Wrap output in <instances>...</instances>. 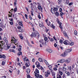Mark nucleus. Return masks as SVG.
<instances>
[{"label":"nucleus","instance_id":"nucleus-1","mask_svg":"<svg viewBox=\"0 0 78 78\" xmlns=\"http://www.w3.org/2000/svg\"><path fill=\"white\" fill-rule=\"evenodd\" d=\"M18 41V40H16L15 37H14L13 36H12L11 37V43H13V44H14L16 45L18 44L19 42L17 41Z\"/></svg>","mask_w":78,"mask_h":78},{"label":"nucleus","instance_id":"nucleus-2","mask_svg":"<svg viewBox=\"0 0 78 78\" xmlns=\"http://www.w3.org/2000/svg\"><path fill=\"white\" fill-rule=\"evenodd\" d=\"M40 35V34L38 32L35 33L33 34V36H34V37H36L37 36V38H39Z\"/></svg>","mask_w":78,"mask_h":78},{"label":"nucleus","instance_id":"nucleus-3","mask_svg":"<svg viewBox=\"0 0 78 78\" xmlns=\"http://www.w3.org/2000/svg\"><path fill=\"white\" fill-rule=\"evenodd\" d=\"M17 28L18 29V30H19V32H20L21 33H23V32H24V30H23L22 29V27H20V26L18 27Z\"/></svg>","mask_w":78,"mask_h":78},{"label":"nucleus","instance_id":"nucleus-4","mask_svg":"<svg viewBox=\"0 0 78 78\" xmlns=\"http://www.w3.org/2000/svg\"><path fill=\"white\" fill-rule=\"evenodd\" d=\"M67 55V53L65 51L61 55V56H62V57H66Z\"/></svg>","mask_w":78,"mask_h":78},{"label":"nucleus","instance_id":"nucleus-5","mask_svg":"<svg viewBox=\"0 0 78 78\" xmlns=\"http://www.w3.org/2000/svg\"><path fill=\"white\" fill-rule=\"evenodd\" d=\"M46 74L45 75V76L46 77H48V75H50V72L49 70H48L46 72Z\"/></svg>","mask_w":78,"mask_h":78},{"label":"nucleus","instance_id":"nucleus-6","mask_svg":"<svg viewBox=\"0 0 78 78\" xmlns=\"http://www.w3.org/2000/svg\"><path fill=\"white\" fill-rule=\"evenodd\" d=\"M70 60H71L70 58H68L66 60L65 62H66V63H69L70 62Z\"/></svg>","mask_w":78,"mask_h":78},{"label":"nucleus","instance_id":"nucleus-7","mask_svg":"<svg viewBox=\"0 0 78 78\" xmlns=\"http://www.w3.org/2000/svg\"><path fill=\"white\" fill-rule=\"evenodd\" d=\"M72 51V49H67L66 50V53H70V52H71V51Z\"/></svg>","mask_w":78,"mask_h":78},{"label":"nucleus","instance_id":"nucleus-8","mask_svg":"<svg viewBox=\"0 0 78 78\" xmlns=\"http://www.w3.org/2000/svg\"><path fill=\"white\" fill-rule=\"evenodd\" d=\"M65 72L66 73V74H67V76H69L70 75V72L67 71H65Z\"/></svg>","mask_w":78,"mask_h":78},{"label":"nucleus","instance_id":"nucleus-9","mask_svg":"<svg viewBox=\"0 0 78 78\" xmlns=\"http://www.w3.org/2000/svg\"><path fill=\"white\" fill-rule=\"evenodd\" d=\"M38 9H39V10H40L41 11H42V9H43L42 8V7H41V5L38 6Z\"/></svg>","mask_w":78,"mask_h":78},{"label":"nucleus","instance_id":"nucleus-10","mask_svg":"<svg viewBox=\"0 0 78 78\" xmlns=\"http://www.w3.org/2000/svg\"><path fill=\"white\" fill-rule=\"evenodd\" d=\"M34 73H35V75L37 78H39V74L37 73H36V71L34 72Z\"/></svg>","mask_w":78,"mask_h":78},{"label":"nucleus","instance_id":"nucleus-11","mask_svg":"<svg viewBox=\"0 0 78 78\" xmlns=\"http://www.w3.org/2000/svg\"><path fill=\"white\" fill-rule=\"evenodd\" d=\"M39 42L41 43L43 45H44V40L41 39V40L39 41Z\"/></svg>","mask_w":78,"mask_h":78},{"label":"nucleus","instance_id":"nucleus-12","mask_svg":"<svg viewBox=\"0 0 78 78\" xmlns=\"http://www.w3.org/2000/svg\"><path fill=\"white\" fill-rule=\"evenodd\" d=\"M5 58H6L5 55H0V58H3L4 59H5Z\"/></svg>","mask_w":78,"mask_h":78},{"label":"nucleus","instance_id":"nucleus-13","mask_svg":"<svg viewBox=\"0 0 78 78\" xmlns=\"http://www.w3.org/2000/svg\"><path fill=\"white\" fill-rule=\"evenodd\" d=\"M3 39L4 41H5L6 43H8V41L7 38L6 37H4L3 38Z\"/></svg>","mask_w":78,"mask_h":78},{"label":"nucleus","instance_id":"nucleus-14","mask_svg":"<svg viewBox=\"0 0 78 78\" xmlns=\"http://www.w3.org/2000/svg\"><path fill=\"white\" fill-rule=\"evenodd\" d=\"M63 34H64V36H65V37H68V35H67V33L65 31H63Z\"/></svg>","mask_w":78,"mask_h":78},{"label":"nucleus","instance_id":"nucleus-15","mask_svg":"<svg viewBox=\"0 0 78 78\" xmlns=\"http://www.w3.org/2000/svg\"><path fill=\"white\" fill-rule=\"evenodd\" d=\"M54 14H55L56 16H60L59 14V12H55V13H54Z\"/></svg>","mask_w":78,"mask_h":78},{"label":"nucleus","instance_id":"nucleus-16","mask_svg":"<svg viewBox=\"0 0 78 78\" xmlns=\"http://www.w3.org/2000/svg\"><path fill=\"white\" fill-rule=\"evenodd\" d=\"M51 12L52 13V14H55V10H54V9H53V8H51Z\"/></svg>","mask_w":78,"mask_h":78},{"label":"nucleus","instance_id":"nucleus-17","mask_svg":"<svg viewBox=\"0 0 78 78\" xmlns=\"http://www.w3.org/2000/svg\"><path fill=\"white\" fill-rule=\"evenodd\" d=\"M51 73H52V76H55V73L54 72H53V70H51Z\"/></svg>","mask_w":78,"mask_h":78},{"label":"nucleus","instance_id":"nucleus-18","mask_svg":"<svg viewBox=\"0 0 78 78\" xmlns=\"http://www.w3.org/2000/svg\"><path fill=\"white\" fill-rule=\"evenodd\" d=\"M68 69L69 70L71 73H72V67L71 66H70L69 67H68Z\"/></svg>","mask_w":78,"mask_h":78},{"label":"nucleus","instance_id":"nucleus-19","mask_svg":"<svg viewBox=\"0 0 78 78\" xmlns=\"http://www.w3.org/2000/svg\"><path fill=\"white\" fill-rule=\"evenodd\" d=\"M26 72L27 73H30V69H27L26 70Z\"/></svg>","mask_w":78,"mask_h":78},{"label":"nucleus","instance_id":"nucleus-20","mask_svg":"<svg viewBox=\"0 0 78 78\" xmlns=\"http://www.w3.org/2000/svg\"><path fill=\"white\" fill-rule=\"evenodd\" d=\"M47 50L49 53H51L52 52V50L51 49H48Z\"/></svg>","mask_w":78,"mask_h":78},{"label":"nucleus","instance_id":"nucleus-21","mask_svg":"<svg viewBox=\"0 0 78 78\" xmlns=\"http://www.w3.org/2000/svg\"><path fill=\"white\" fill-rule=\"evenodd\" d=\"M19 36L20 37L21 39H23V36H22V34H20L19 35Z\"/></svg>","mask_w":78,"mask_h":78},{"label":"nucleus","instance_id":"nucleus-22","mask_svg":"<svg viewBox=\"0 0 78 78\" xmlns=\"http://www.w3.org/2000/svg\"><path fill=\"white\" fill-rule=\"evenodd\" d=\"M54 46L55 47H56L58 49V50H59V48H58V46H57V44H54Z\"/></svg>","mask_w":78,"mask_h":78},{"label":"nucleus","instance_id":"nucleus-23","mask_svg":"<svg viewBox=\"0 0 78 78\" xmlns=\"http://www.w3.org/2000/svg\"><path fill=\"white\" fill-rule=\"evenodd\" d=\"M39 69H41L43 71V72H44V68H43L42 67H41Z\"/></svg>","mask_w":78,"mask_h":78},{"label":"nucleus","instance_id":"nucleus-24","mask_svg":"<svg viewBox=\"0 0 78 78\" xmlns=\"http://www.w3.org/2000/svg\"><path fill=\"white\" fill-rule=\"evenodd\" d=\"M61 63H63V62H64V61H65V60H64V59H61Z\"/></svg>","mask_w":78,"mask_h":78},{"label":"nucleus","instance_id":"nucleus-25","mask_svg":"<svg viewBox=\"0 0 78 78\" xmlns=\"http://www.w3.org/2000/svg\"><path fill=\"white\" fill-rule=\"evenodd\" d=\"M19 25H21V27H23V24H22V23H21V22H19Z\"/></svg>","mask_w":78,"mask_h":78},{"label":"nucleus","instance_id":"nucleus-26","mask_svg":"<svg viewBox=\"0 0 78 78\" xmlns=\"http://www.w3.org/2000/svg\"><path fill=\"white\" fill-rule=\"evenodd\" d=\"M0 43L1 44H2L3 45L5 44V42H4L3 41H1Z\"/></svg>","mask_w":78,"mask_h":78},{"label":"nucleus","instance_id":"nucleus-27","mask_svg":"<svg viewBox=\"0 0 78 78\" xmlns=\"http://www.w3.org/2000/svg\"><path fill=\"white\" fill-rule=\"evenodd\" d=\"M59 25L60 26L59 27L60 28H61V30H62V27H61V23H59Z\"/></svg>","mask_w":78,"mask_h":78},{"label":"nucleus","instance_id":"nucleus-28","mask_svg":"<svg viewBox=\"0 0 78 78\" xmlns=\"http://www.w3.org/2000/svg\"><path fill=\"white\" fill-rule=\"evenodd\" d=\"M49 39L50 41H51V42H53V41H54V40L53 38H49Z\"/></svg>","mask_w":78,"mask_h":78},{"label":"nucleus","instance_id":"nucleus-29","mask_svg":"<svg viewBox=\"0 0 78 78\" xmlns=\"http://www.w3.org/2000/svg\"><path fill=\"white\" fill-rule=\"evenodd\" d=\"M16 8L14 9V12H16L17 11V7L16 6H15Z\"/></svg>","mask_w":78,"mask_h":78},{"label":"nucleus","instance_id":"nucleus-30","mask_svg":"<svg viewBox=\"0 0 78 78\" xmlns=\"http://www.w3.org/2000/svg\"><path fill=\"white\" fill-rule=\"evenodd\" d=\"M5 64V62L4 61H3L2 62V65L4 66Z\"/></svg>","mask_w":78,"mask_h":78},{"label":"nucleus","instance_id":"nucleus-31","mask_svg":"<svg viewBox=\"0 0 78 78\" xmlns=\"http://www.w3.org/2000/svg\"><path fill=\"white\" fill-rule=\"evenodd\" d=\"M36 72V73H39V70L37 69H35Z\"/></svg>","mask_w":78,"mask_h":78},{"label":"nucleus","instance_id":"nucleus-32","mask_svg":"<svg viewBox=\"0 0 78 78\" xmlns=\"http://www.w3.org/2000/svg\"><path fill=\"white\" fill-rule=\"evenodd\" d=\"M47 24L48 25V26H51V25H50V23H51L50 22V21H49L48 23H47Z\"/></svg>","mask_w":78,"mask_h":78},{"label":"nucleus","instance_id":"nucleus-33","mask_svg":"<svg viewBox=\"0 0 78 78\" xmlns=\"http://www.w3.org/2000/svg\"><path fill=\"white\" fill-rule=\"evenodd\" d=\"M73 3L72 2H70L69 3V6H71V5H73Z\"/></svg>","mask_w":78,"mask_h":78},{"label":"nucleus","instance_id":"nucleus-34","mask_svg":"<svg viewBox=\"0 0 78 78\" xmlns=\"http://www.w3.org/2000/svg\"><path fill=\"white\" fill-rule=\"evenodd\" d=\"M54 10L56 11H58V8L56 7H55L54 8Z\"/></svg>","mask_w":78,"mask_h":78},{"label":"nucleus","instance_id":"nucleus-35","mask_svg":"<svg viewBox=\"0 0 78 78\" xmlns=\"http://www.w3.org/2000/svg\"><path fill=\"white\" fill-rule=\"evenodd\" d=\"M38 60L40 61V62H42V59L41 58H39L38 59Z\"/></svg>","mask_w":78,"mask_h":78},{"label":"nucleus","instance_id":"nucleus-36","mask_svg":"<svg viewBox=\"0 0 78 78\" xmlns=\"http://www.w3.org/2000/svg\"><path fill=\"white\" fill-rule=\"evenodd\" d=\"M63 44H65V45H67V41H64V42H63Z\"/></svg>","mask_w":78,"mask_h":78},{"label":"nucleus","instance_id":"nucleus-37","mask_svg":"<svg viewBox=\"0 0 78 78\" xmlns=\"http://www.w3.org/2000/svg\"><path fill=\"white\" fill-rule=\"evenodd\" d=\"M74 34H75V35H76L77 34V32L76 31V30H75L74 31Z\"/></svg>","mask_w":78,"mask_h":78},{"label":"nucleus","instance_id":"nucleus-38","mask_svg":"<svg viewBox=\"0 0 78 78\" xmlns=\"http://www.w3.org/2000/svg\"><path fill=\"white\" fill-rule=\"evenodd\" d=\"M35 5H37L38 6H40V5H41V4H40V3H39V2H37V3H35Z\"/></svg>","mask_w":78,"mask_h":78},{"label":"nucleus","instance_id":"nucleus-39","mask_svg":"<svg viewBox=\"0 0 78 78\" xmlns=\"http://www.w3.org/2000/svg\"><path fill=\"white\" fill-rule=\"evenodd\" d=\"M74 44V43H73V42H72L70 44V45H71V46H73V45Z\"/></svg>","mask_w":78,"mask_h":78},{"label":"nucleus","instance_id":"nucleus-40","mask_svg":"<svg viewBox=\"0 0 78 78\" xmlns=\"http://www.w3.org/2000/svg\"><path fill=\"white\" fill-rule=\"evenodd\" d=\"M22 52H20L19 53V54L18 55V56H19L20 55H22Z\"/></svg>","mask_w":78,"mask_h":78},{"label":"nucleus","instance_id":"nucleus-41","mask_svg":"<svg viewBox=\"0 0 78 78\" xmlns=\"http://www.w3.org/2000/svg\"><path fill=\"white\" fill-rule=\"evenodd\" d=\"M25 66H26L27 67H29V66H30L29 65H28V64L27 63H26L25 64Z\"/></svg>","mask_w":78,"mask_h":78},{"label":"nucleus","instance_id":"nucleus-42","mask_svg":"<svg viewBox=\"0 0 78 78\" xmlns=\"http://www.w3.org/2000/svg\"><path fill=\"white\" fill-rule=\"evenodd\" d=\"M59 73L61 75H62V74H63V73L62 72H61V71H59Z\"/></svg>","mask_w":78,"mask_h":78},{"label":"nucleus","instance_id":"nucleus-43","mask_svg":"<svg viewBox=\"0 0 78 78\" xmlns=\"http://www.w3.org/2000/svg\"><path fill=\"white\" fill-rule=\"evenodd\" d=\"M63 70L64 71H66V68L65 67H63Z\"/></svg>","mask_w":78,"mask_h":78},{"label":"nucleus","instance_id":"nucleus-44","mask_svg":"<svg viewBox=\"0 0 78 78\" xmlns=\"http://www.w3.org/2000/svg\"><path fill=\"white\" fill-rule=\"evenodd\" d=\"M40 65L38 64L37 66V67H38V69H40V68L41 67H40Z\"/></svg>","mask_w":78,"mask_h":78},{"label":"nucleus","instance_id":"nucleus-45","mask_svg":"<svg viewBox=\"0 0 78 78\" xmlns=\"http://www.w3.org/2000/svg\"><path fill=\"white\" fill-rule=\"evenodd\" d=\"M0 48H1V49H3V45L2 46V45L0 44Z\"/></svg>","mask_w":78,"mask_h":78},{"label":"nucleus","instance_id":"nucleus-46","mask_svg":"<svg viewBox=\"0 0 78 78\" xmlns=\"http://www.w3.org/2000/svg\"><path fill=\"white\" fill-rule=\"evenodd\" d=\"M72 69H74V67H75V65L74 64H73L72 66Z\"/></svg>","mask_w":78,"mask_h":78},{"label":"nucleus","instance_id":"nucleus-47","mask_svg":"<svg viewBox=\"0 0 78 78\" xmlns=\"http://www.w3.org/2000/svg\"><path fill=\"white\" fill-rule=\"evenodd\" d=\"M23 70H24V69H26V67L25 66H23Z\"/></svg>","mask_w":78,"mask_h":78},{"label":"nucleus","instance_id":"nucleus-48","mask_svg":"<svg viewBox=\"0 0 78 78\" xmlns=\"http://www.w3.org/2000/svg\"><path fill=\"white\" fill-rule=\"evenodd\" d=\"M64 15V13L62 12H61L60 13V16H63V15Z\"/></svg>","mask_w":78,"mask_h":78},{"label":"nucleus","instance_id":"nucleus-49","mask_svg":"<svg viewBox=\"0 0 78 78\" xmlns=\"http://www.w3.org/2000/svg\"><path fill=\"white\" fill-rule=\"evenodd\" d=\"M36 65H37V64H39V62H37L35 63Z\"/></svg>","mask_w":78,"mask_h":78},{"label":"nucleus","instance_id":"nucleus-50","mask_svg":"<svg viewBox=\"0 0 78 78\" xmlns=\"http://www.w3.org/2000/svg\"><path fill=\"white\" fill-rule=\"evenodd\" d=\"M59 42H60L61 44H62V40H60L59 41Z\"/></svg>","mask_w":78,"mask_h":78},{"label":"nucleus","instance_id":"nucleus-51","mask_svg":"<svg viewBox=\"0 0 78 78\" xmlns=\"http://www.w3.org/2000/svg\"><path fill=\"white\" fill-rule=\"evenodd\" d=\"M17 65H18V66H19L20 67H21V65H20V63H17Z\"/></svg>","mask_w":78,"mask_h":78},{"label":"nucleus","instance_id":"nucleus-52","mask_svg":"<svg viewBox=\"0 0 78 78\" xmlns=\"http://www.w3.org/2000/svg\"><path fill=\"white\" fill-rule=\"evenodd\" d=\"M31 15L32 16H33V11H31Z\"/></svg>","mask_w":78,"mask_h":78},{"label":"nucleus","instance_id":"nucleus-53","mask_svg":"<svg viewBox=\"0 0 78 78\" xmlns=\"http://www.w3.org/2000/svg\"><path fill=\"white\" fill-rule=\"evenodd\" d=\"M62 77L63 78H66V76H65V74H63Z\"/></svg>","mask_w":78,"mask_h":78},{"label":"nucleus","instance_id":"nucleus-54","mask_svg":"<svg viewBox=\"0 0 78 78\" xmlns=\"http://www.w3.org/2000/svg\"><path fill=\"white\" fill-rule=\"evenodd\" d=\"M25 17H26V18L27 19H28V18H27V15L26 14H25Z\"/></svg>","mask_w":78,"mask_h":78},{"label":"nucleus","instance_id":"nucleus-55","mask_svg":"<svg viewBox=\"0 0 78 78\" xmlns=\"http://www.w3.org/2000/svg\"><path fill=\"white\" fill-rule=\"evenodd\" d=\"M62 8H60L59 9L60 12H62Z\"/></svg>","mask_w":78,"mask_h":78},{"label":"nucleus","instance_id":"nucleus-56","mask_svg":"<svg viewBox=\"0 0 78 78\" xmlns=\"http://www.w3.org/2000/svg\"><path fill=\"white\" fill-rule=\"evenodd\" d=\"M35 61V60H34V58H33L32 59V62H34Z\"/></svg>","mask_w":78,"mask_h":78},{"label":"nucleus","instance_id":"nucleus-57","mask_svg":"<svg viewBox=\"0 0 78 78\" xmlns=\"http://www.w3.org/2000/svg\"><path fill=\"white\" fill-rule=\"evenodd\" d=\"M12 52H13V53H15L16 52V51L14 49H12Z\"/></svg>","mask_w":78,"mask_h":78},{"label":"nucleus","instance_id":"nucleus-58","mask_svg":"<svg viewBox=\"0 0 78 78\" xmlns=\"http://www.w3.org/2000/svg\"><path fill=\"white\" fill-rule=\"evenodd\" d=\"M10 25H13V22H10Z\"/></svg>","mask_w":78,"mask_h":78},{"label":"nucleus","instance_id":"nucleus-59","mask_svg":"<svg viewBox=\"0 0 78 78\" xmlns=\"http://www.w3.org/2000/svg\"><path fill=\"white\" fill-rule=\"evenodd\" d=\"M29 18L30 20H32V17H31V16L30 15L29 16Z\"/></svg>","mask_w":78,"mask_h":78},{"label":"nucleus","instance_id":"nucleus-60","mask_svg":"<svg viewBox=\"0 0 78 78\" xmlns=\"http://www.w3.org/2000/svg\"><path fill=\"white\" fill-rule=\"evenodd\" d=\"M67 45L70 44V42L68 41H67Z\"/></svg>","mask_w":78,"mask_h":78},{"label":"nucleus","instance_id":"nucleus-61","mask_svg":"<svg viewBox=\"0 0 78 78\" xmlns=\"http://www.w3.org/2000/svg\"><path fill=\"white\" fill-rule=\"evenodd\" d=\"M21 50H22V48H20L18 49V50L20 51H21Z\"/></svg>","mask_w":78,"mask_h":78},{"label":"nucleus","instance_id":"nucleus-62","mask_svg":"<svg viewBox=\"0 0 78 78\" xmlns=\"http://www.w3.org/2000/svg\"><path fill=\"white\" fill-rule=\"evenodd\" d=\"M27 78H30V75H27Z\"/></svg>","mask_w":78,"mask_h":78},{"label":"nucleus","instance_id":"nucleus-63","mask_svg":"<svg viewBox=\"0 0 78 78\" xmlns=\"http://www.w3.org/2000/svg\"><path fill=\"white\" fill-rule=\"evenodd\" d=\"M52 25V28L55 29V26H54V25H52V24H51Z\"/></svg>","mask_w":78,"mask_h":78},{"label":"nucleus","instance_id":"nucleus-64","mask_svg":"<svg viewBox=\"0 0 78 78\" xmlns=\"http://www.w3.org/2000/svg\"><path fill=\"white\" fill-rule=\"evenodd\" d=\"M57 62H61V60H59L57 61Z\"/></svg>","mask_w":78,"mask_h":78}]
</instances>
